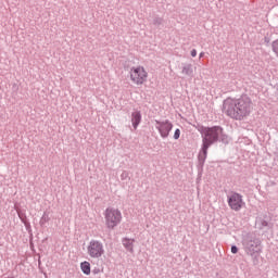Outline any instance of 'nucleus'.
Here are the masks:
<instances>
[{
    "mask_svg": "<svg viewBox=\"0 0 278 278\" xmlns=\"http://www.w3.org/2000/svg\"><path fill=\"white\" fill-rule=\"evenodd\" d=\"M142 121V115L140 114V111H135L131 114V123L134 129H138V126L140 125V122Z\"/></svg>",
    "mask_w": 278,
    "mask_h": 278,
    "instance_id": "obj_8",
    "label": "nucleus"
},
{
    "mask_svg": "<svg viewBox=\"0 0 278 278\" xmlns=\"http://www.w3.org/2000/svg\"><path fill=\"white\" fill-rule=\"evenodd\" d=\"M200 58H203V52H202V53H200Z\"/></svg>",
    "mask_w": 278,
    "mask_h": 278,
    "instance_id": "obj_16",
    "label": "nucleus"
},
{
    "mask_svg": "<svg viewBox=\"0 0 278 278\" xmlns=\"http://www.w3.org/2000/svg\"><path fill=\"white\" fill-rule=\"evenodd\" d=\"M106 229H114L118 227L123 220V213L116 207H108L104 212Z\"/></svg>",
    "mask_w": 278,
    "mask_h": 278,
    "instance_id": "obj_3",
    "label": "nucleus"
},
{
    "mask_svg": "<svg viewBox=\"0 0 278 278\" xmlns=\"http://www.w3.org/2000/svg\"><path fill=\"white\" fill-rule=\"evenodd\" d=\"M129 77L134 86H143L149 79V72L142 65L132 66L129 71Z\"/></svg>",
    "mask_w": 278,
    "mask_h": 278,
    "instance_id": "obj_4",
    "label": "nucleus"
},
{
    "mask_svg": "<svg viewBox=\"0 0 278 278\" xmlns=\"http://www.w3.org/2000/svg\"><path fill=\"white\" fill-rule=\"evenodd\" d=\"M180 136H181V130L177 128L174 132V140H179Z\"/></svg>",
    "mask_w": 278,
    "mask_h": 278,
    "instance_id": "obj_12",
    "label": "nucleus"
},
{
    "mask_svg": "<svg viewBox=\"0 0 278 278\" xmlns=\"http://www.w3.org/2000/svg\"><path fill=\"white\" fill-rule=\"evenodd\" d=\"M231 253H233V254L238 253V247L232 245L231 247Z\"/></svg>",
    "mask_w": 278,
    "mask_h": 278,
    "instance_id": "obj_14",
    "label": "nucleus"
},
{
    "mask_svg": "<svg viewBox=\"0 0 278 278\" xmlns=\"http://www.w3.org/2000/svg\"><path fill=\"white\" fill-rule=\"evenodd\" d=\"M228 205L230 210L235 212H240L241 207L244 206V201L242 200V195L240 193H231L228 197Z\"/></svg>",
    "mask_w": 278,
    "mask_h": 278,
    "instance_id": "obj_7",
    "label": "nucleus"
},
{
    "mask_svg": "<svg viewBox=\"0 0 278 278\" xmlns=\"http://www.w3.org/2000/svg\"><path fill=\"white\" fill-rule=\"evenodd\" d=\"M123 244L127 251L134 253V239H124Z\"/></svg>",
    "mask_w": 278,
    "mask_h": 278,
    "instance_id": "obj_9",
    "label": "nucleus"
},
{
    "mask_svg": "<svg viewBox=\"0 0 278 278\" xmlns=\"http://www.w3.org/2000/svg\"><path fill=\"white\" fill-rule=\"evenodd\" d=\"M253 112V101L244 96L239 99H228L224 102V113L235 121H244Z\"/></svg>",
    "mask_w": 278,
    "mask_h": 278,
    "instance_id": "obj_1",
    "label": "nucleus"
},
{
    "mask_svg": "<svg viewBox=\"0 0 278 278\" xmlns=\"http://www.w3.org/2000/svg\"><path fill=\"white\" fill-rule=\"evenodd\" d=\"M191 56H192V58H197V50H194V49L191 50Z\"/></svg>",
    "mask_w": 278,
    "mask_h": 278,
    "instance_id": "obj_15",
    "label": "nucleus"
},
{
    "mask_svg": "<svg viewBox=\"0 0 278 278\" xmlns=\"http://www.w3.org/2000/svg\"><path fill=\"white\" fill-rule=\"evenodd\" d=\"M182 75H192V68H190V66H185L182 68Z\"/></svg>",
    "mask_w": 278,
    "mask_h": 278,
    "instance_id": "obj_11",
    "label": "nucleus"
},
{
    "mask_svg": "<svg viewBox=\"0 0 278 278\" xmlns=\"http://www.w3.org/2000/svg\"><path fill=\"white\" fill-rule=\"evenodd\" d=\"M200 134H202V153L200 154V160L205 162V159L207 157V150L216 140H218V136L223 134V128L219 126H214V127H202L200 129Z\"/></svg>",
    "mask_w": 278,
    "mask_h": 278,
    "instance_id": "obj_2",
    "label": "nucleus"
},
{
    "mask_svg": "<svg viewBox=\"0 0 278 278\" xmlns=\"http://www.w3.org/2000/svg\"><path fill=\"white\" fill-rule=\"evenodd\" d=\"M156 123V129L161 136V138H168L170 135V131H173V123L170 121L165 119V121H155Z\"/></svg>",
    "mask_w": 278,
    "mask_h": 278,
    "instance_id": "obj_6",
    "label": "nucleus"
},
{
    "mask_svg": "<svg viewBox=\"0 0 278 278\" xmlns=\"http://www.w3.org/2000/svg\"><path fill=\"white\" fill-rule=\"evenodd\" d=\"M273 50L275 51V53L278 54V41H275V42L273 43Z\"/></svg>",
    "mask_w": 278,
    "mask_h": 278,
    "instance_id": "obj_13",
    "label": "nucleus"
},
{
    "mask_svg": "<svg viewBox=\"0 0 278 278\" xmlns=\"http://www.w3.org/2000/svg\"><path fill=\"white\" fill-rule=\"evenodd\" d=\"M87 253L89 257L93 260H99V257L103 256L105 253V249H103V243L98 240H91L87 247Z\"/></svg>",
    "mask_w": 278,
    "mask_h": 278,
    "instance_id": "obj_5",
    "label": "nucleus"
},
{
    "mask_svg": "<svg viewBox=\"0 0 278 278\" xmlns=\"http://www.w3.org/2000/svg\"><path fill=\"white\" fill-rule=\"evenodd\" d=\"M80 268L84 275H90V263L88 261L83 262Z\"/></svg>",
    "mask_w": 278,
    "mask_h": 278,
    "instance_id": "obj_10",
    "label": "nucleus"
}]
</instances>
